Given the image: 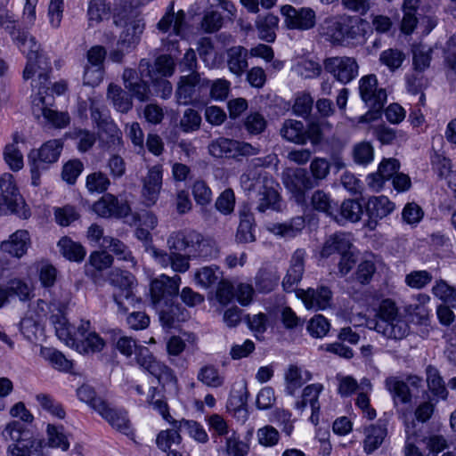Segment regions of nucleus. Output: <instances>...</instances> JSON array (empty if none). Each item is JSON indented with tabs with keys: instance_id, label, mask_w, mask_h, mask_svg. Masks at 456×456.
Instances as JSON below:
<instances>
[{
	"instance_id": "f257e3e1",
	"label": "nucleus",
	"mask_w": 456,
	"mask_h": 456,
	"mask_svg": "<svg viewBox=\"0 0 456 456\" xmlns=\"http://www.w3.org/2000/svg\"><path fill=\"white\" fill-rule=\"evenodd\" d=\"M367 22L358 17L338 14L327 17L320 25V34L333 45H358L365 41Z\"/></svg>"
},
{
	"instance_id": "f03ea898",
	"label": "nucleus",
	"mask_w": 456,
	"mask_h": 456,
	"mask_svg": "<svg viewBox=\"0 0 456 456\" xmlns=\"http://www.w3.org/2000/svg\"><path fill=\"white\" fill-rule=\"evenodd\" d=\"M20 419L9 422L2 431L3 438L12 442L7 447L8 456H31L33 452L41 447L42 441L35 437L33 432L24 424L33 421L34 417L30 411L25 409Z\"/></svg>"
},
{
	"instance_id": "7ed1b4c3",
	"label": "nucleus",
	"mask_w": 456,
	"mask_h": 456,
	"mask_svg": "<svg viewBox=\"0 0 456 456\" xmlns=\"http://www.w3.org/2000/svg\"><path fill=\"white\" fill-rule=\"evenodd\" d=\"M240 185L246 191H255L256 210L264 213L268 209H280V195L276 190L277 183L266 173L248 170L240 175Z\"/></svg>"
},
{
	"instance_id": "20e7f679",
	"label": "nucleus",
	"mask_w": 456,
	"mask_h": 456,
	"mask_svg": "<svg viewBox=\"0 0 456 456\" xmlns=\"http://www.w3.org/2000/svg\"><path fill=\"white\" fill-rule=\"evenodd\" d=\"M51 70V62L45 54H41L40 57L31 55L27 58V64L23 70V78L25 80L31 79L32 90L37 89L32 101L36 106L44 104V94H47L48 90H50L49 74Z\"/></svg>"
},
{
	"instance_id": "39448f33",
	"label": "nucleus",
	"mask_w": 456,
	"mask_h": 456,
	"mask_svg": "<svg viewBox=\"0 0 456 456\" xmlns=\"http://www.w3.org/2000/svg\"><path fill=\"white\" fill-rule=\"evenodd\" d=\"M361 98L370 107V110L360 118V122H371L380 118L381 110L387 102V93L378 88V80L375 75L362 77L359 81Z\"/></svg>"
},
{
	"instance_id": "423d86ee",
	"label": "nucleus",
	"mask_w": 456,
	"mask_h": 456,
	"mask_svg": "<svg viewBox=\"0 0 456 456\" xmlns=\"http://www.w3.org/2000/svg\"><path fill=\"white\" fill-rule=\"evenodd\" d=\"M63 143L60 139H53L45 142L39 149L31 150L28 155L30 166L31 183L38 186L40 183L41 170L55 163L61 153Z\"/></svg>"
},
{
	"instance_id": "0eeeda50",
	"label": "nucleus",
	"mask_w": 456,
	"mask_h": 456,
	"mask_svg": "<svg viewBox=\"0 0 456 456\" xmlns=\"http://www.w3.org/2000/svg\"><path fill=\"white\" fill-rule=\"evenodd\" d=\"M113 21L123 28L117 45L126 48V53L134 49L145 28L143 19L135 11H130L114 15Z\"/></svg>"
},
{
	"instance_id": "6e6552de",
	"label": "nucleus",
	"mask_w": 456,
	"mask_h": 456,
	"mask_svg": "<svg viewBox=\"0 0 456 456\" xmlns=\"http://www.w3.org/2000/svg\"><path fill=\"white\" fill-rule=\"evenodd\" d=\"M109 281L116 289L113 297L119 310L126 313L130 307H134V276L127 271L117 269L110 272Z\"/></svg>"
},
{
	"instance_id": "1a4fd4ad",
	"label": "nucleus",
	"mask_w": 456,
	"mask_h": 456,
	"mask_svg": "<svg viewBox=\"0 0 456 456\" xmlns=\"http://www.w3.org/2000/svg\"><path fill=\"white\" fill-rule=\"evenodd\" d=\"M104 339L92 328L89 321L81 320L77 327L70 347L80 354H94L105 347Z\"/></svg>"
},
{
	"instance_id": "9d476101",
	"label": "nucleus",
	"mask_w": 456,
	"mask_h": 456,
	"mask_svg": "<svg viewBox=\"0 0 456 456\" xmlns=\"http://www.w3.org/2000/svg\"><path fill=\"white\" fill-rule=\"evenodd\" d=\"M137 363L157 378L162 386L176 384L177 379L173 371L166 364L157 361L148 347L139 346L135 353Z\"/></svg>"
},
{
	"instance_id": "9b49d317",
	"label": "nucleus",
	"mask_w": 456,
	"mask_h": 456,
	"mask_svg": "<svg viewBox=\"0 0 456 456\" xmlns=\"http://www.w3.org/2000/svg\"><path fill=\"white\" fill-rule=\"evenodd\" d=\"M181 277L162 274L151 284V297L154 306L169 303L178 298Z\"/></svg>"
},
{
	"instance_id": "f8f14e48",
	"label": "nucleus",
	"mask_w": 456,
	"mask_h": 456,
	"mask_svg": "<svg viewBox=\"0 0 456 456\" xmlns=\"http://www.w3.org/2000/svg\"><path fill=\"white\" fill-rule=\"evenodd\" d=\"M284 186L294 195L297 202L305 199V191L315 187L314 179L305 168L287 170L282 174Z\"/></svg>"
},
{
	"instance_id": "ddd939ff",
	"label": "nucleus",
	"mask_w": 456,
	"mask_h": 456,
	"mask_svg": "<svg viewBox=\"0 0 456 456\" xmlns=\"http://www.w3.org/2000/svg\"><path fill=\"white\" fill-rule=\"evenodd\" d=\"M281 12L289 29L308 30L316 24L315 12L311 8L297 9L292 5H283Z\"/></svg>"
},
{
	"instance_id": "4468645a",
	"label": "nucleus",
	"mask_w": 456,
	"mask_h": 456,
	"mask_svg": "<svg viewBox=\"0 0 456 456\" xmlns=\"http://www.w3.org/2000/svg\"><path fill=\"white\" fill-rule=\"evenodd\" d=\"M324 68L343 84H347L354 79L358 75L359 69L355 59L347 56L328 58L324 61Z\"/></svg>"
},
{
	"instance_id": "2eb2a0df",
	"label": "nucleus",
	"mask_w": 456,
	"mask_h": 456,
	"mask_svg": "<svg viewBox=\"0 0 456 456\" xmlns=\"http://www.w3.org/2000/svg\"><path fill=\"white\" fill-rule=\"evenodd\" d=\"M93 210L101 217L123 218L130 213L131 208L126 201H119L114 195L107 193L94 202Z\"/></svg>"
},
{
	"instance_id": "dca6fc26",
	"label": "nucleus",
	"mask_w": 456,
	"mask_h": 456,
	"mask_svg": "<svg viewBox=\"0 0 456 456\" xmlns=\"http://www.w3.org/2000/svg\"><path fill=\"white\" fill-rule=\"evenodd\" d=\"M395 209V204L386 196L370 197L366 204L368 220L366 226L374 230L379 220L390 215Z\"/></svg>"
},
{
	"instance_id": "f3484780",
	"label": "nucleus",
	"mask_w": 456,
	"mask_h": 456,
	"mask_svg": "<svg viewBox=\"0 0 456 456\" xmlns=\"http://www.w3.org/2000/svg\"><path fill=\"white\" fill-rule=\"evenodd\" d=\"M163 167L155 165L149 168L147 175L142 178V194L147 206L154 205L162 188Z\"/></svg>"
},
{
	"instance_id": "a211bd4d",
	"label": "nucleus",
	"mask_w": 456,
	"mask_h": 456,
	"mask_svg": "<svg viewBox=\"0 0 456 456\" xmlns=\"http://www.w3.org/2000/svg\"><path fill=\"white\" fill-rule=\"evenodd\" d=\"M202 86L200 75L198 72L182 76L175 92L178 103L186 105L194 101Z\"/></svg>"
},
{
	"instance_id": "6ab92c4d",
	"label": "nucleus",
	"mask_w": 456,
	"mask_h": 456,
	"mask_svg": "<svg viewBox=\"0 0 456 456\" xmlns=\"http://www.w3.org/2000/svg\"><path fill=\"white\" fill-rule=\"evenodd\" d=\"M298 297L307 309L315 311L323 310L331 304L332 292L327 286H320L316 289H301L297 292Z\"/></svg>"
},
{
	"instance_id": "aec40b11",
	"label": "nucleus",
	"mask_w": 456,
	"mask_h": 456,
	"mask_svg": "<svg viewBox=\"0 0 456 456\" xmlns=\"http://www.w3.org/2000/svg\"><path fill=\"white\" fill-rule=\"evenodd\" d=\"M103 46L94 45L87 52V60L94 68L86 67L84 73V83L92 86L98 85L102 79L101 66L106 57Z\"/></svg>"
},
{
	"instance_id": "412c9836",
	"label": "nucleus",
	"mask_w": 456,
	"mask_h": 456,
	"mask_svg": "<svg viewBox=\"0 0 456 456\" xmlns=\"http://www.w3.org/2000/svg\"><path fill=\"white\" fill-rule=\"evenodd\" d=\"M125 88L129 95L136 100L144 102L151 99V92L147 81L139 78L137 71L133 69H126L123 72Z\"/></svg>"
},
{
	"instance_id": "4be33fe9",
	"label": "nucleus",
	"mask_w": 456,
	"mask_h": 456,
	"mask_svg": "<svg viewBox=\"0 0 456 456\" xmlns=\"http://www.w3.org/2000/svg\"><path fill=\"white\" fill-rule=\"evenodd\" d=\"M29 245L28 232L26 230H18L8 240L1 242L0 249L11 256L20 258L27 253Z\"/></svg>"
},
{
	"instance_id": "5701e85b",
	"label": "nucleus",
	"mask_w": 456,
	"mask_h": 456,
	"mask_svg": "<svg viewBox=\"0 0 456 456\" xmlns=\"http://www.w3.org/2000/svg\"><path fill=\"white\" fill-rule=\"evenodd\" d=\"M156 308L162 326L167 329L175 327L176 323L185 321L187 317L185 309L177 302V299L158 305Z\"/></svg>"
},
{
	"instance_id": "b1692460",
	"label": "nucleus",
	"mask_w": 456,
	"mask_h": 456,
	"mask_svg": "<svg viewBox=\"0 0 456 456\" xmlns=\"http://www.w3.org/2000/svg\"><path fill=\"white\" fill-rule=\"evenodd\" d=\"M305 251L304 249H297L291 257L290 265L282 281V286L285 290L289 291L293 286L299 282L305 272Z\"/></svg>"
},
{
	"instance_id": "393cba45",
	"label": "nucleus",
	"mask_w": 456,
	"mask_h": 456,
	"mask_svg": "<svg viewBox=\"0 0 456 456\" xmlns=\"http://www.w3.org/2000/svg\"><path fill=\"white\" fill-rule=\"evenodd\" d=\"M376 330L387 338L398 340L403 339L409 334L410 326L408 322L399 315L388 322L377 321Z\"/></svg>"
},
{
	"instance_id": "a878e982",
	"label": "nucleus",
	"mask_w": 456,
	"mask_h": 456,
	"mask_svg": "<svg viewBox=\"0 0 456 456\" xmlns=\"http://www.w3.org/2000/svg\"><path fill=\"white\" fill-rule=\"evenodd\" d=\"M121 131L112 120L104 122L97 131L99 144L103 149H116L121 144Z\"/></svg>"
},
{
	"instance_id": "bb28decb",
	"label": "nucleus",
	"mask_w": 456,
	"mask_h": 456,
	"mask_svg": "<svg viewBox=\"0 0 456 456\" xmlns=\"http://www.w3.org/2000/svg\"><path fill=\"white\" fill-rule=\"evenodd\" d=\"M198 232L193 230H182L172 232L167 239L170 250L185 252L189 255L193 243L197 242Z\"/></svg>"
},
{
	"instance_id": "cd10ccee",
	"label": "nucleus",
	"mask_w": 456,
	"mask_h": 456,
	"mask_svg": "<svg viewBox=\"0 0 456 456\" xmlns=\"http://www.w3.org/2000/svg\"><path fill=\"white\" fill-rule=\"evenodd\" d=\"M184 22L185 12L183 10H180L175 13L174 11V2H171L167 7V12L159 21L157 27L162 32H167L171 28H173L174 34L179 36L182 32Z\"/></svg>"
},
{
	"instance_id": "c85d7f7f",
	"label": "nucleus",
	"mask_w": 456,
	"mask_h": 456,
	"mask_svg": "<svg viewBox=\"0 0 456 456\" xmlns=\"http://www.w3.org/2000/svg\"><path fill=\"white\" fill-rule=\"evenodd\" d=\"M351 247L352 242L348 234L345 232H336L329 236L324 241L321 250V256L329 257L334 253L340 255L345 253L346 250L350 249Z\"/></svg>"
},
{
	"instance_id": "c756f323",
	"label": "nucleus",
	"mask_w": 456,
	"mask_h": 456,
	"mask_svg": "<svg viewBox=\"0 0 456 456\" xmlns=\"http://www.w3.org/2000/svg\"><path fill=\"white\" fill-rule=\"evenodd\" d=\"M9 213L16 214L24 219L30 216L29 209L20 195L0 194V215Z\"/></svg>"
},
{
	"instance_id": "7c9ffc66",
	"label": "nucleus",
	"mask_w": 456,
	"mask_h": 456,
	"mask_svg": "<svg viewBox=\"0 0 456 456\" xmlns=\"http://www.w3.org/2000/svg\"><path fill=\"white\" fill-rule=\"evenodd\" d=\"M98 413L118 431L124 434L128 433L130 429V423L126 411L111 408L106 403L104 407L100 408V411Z\"/></svg>"
},
{
	"instance_id": "2f4dec72",
	"label": "nucleus",
	"mask_w": 456,
	"mask_h": 456,
	"mask_svg": "<svg viewBox=\"0 0 456 456\" xmlns=\"http://www.w3.org/2000/svg\"><path fill=\"white\" fill-rule=\"evenodd\" d=\"M227 65L232 73L240 77L248 68V50L243 46H232L227 50Z\"/></svg>"
},
{
	"instance_id": "473e14b6",
	"label": "nucleus",
	"mask_w": 456,
	"mask_h": 456,
	"mask_svg": "<svg viewBox=\"0 0 456 456\" xmlns=\"http://www.w3.org/2000/svg\"><path fill=\"white\" fill-rule=\"evenodd\" d=\"M196 240L197 242L193 243L189 253L191 258L211 259L217 256L218 248L213 240L204 237L200 232Z\"/></svg>"
},
{
	"instance_id": "72a5a7b5",
	"label": "nucleus",
	"mask_w": 456,
	"mask_h": 456,
	"mask_svg": "<svg viewBox=\"0 0 456 456\" xmlns=\"http://www.w3.org/2000/svg\"><path fill=\"white\" fill-rule=\"evenodd\" d=\"M281 136L296 144H305V126L303 122L295 119H286L280 129Z\"/></svg>"
},
{
	"instance_id": "f704fd0d",
	"label": "nucleus",
	"mask_w": 456,
	"mask_h": 456,
	"mask_svg": "<svg viewBox=\"0 0 456 456\" xmlns=\"http://www.w3.org/2000/svg\"><path fill=\"white\" fill-rule=\"evenodd\" d=\"M255 218L248 210L240 211V223L237 228L235 240L238 243H250L256 240L253 230Z\"/></svg>"
},
{
	"instance_id": "c9c22d12",
	"label": "nucleus",
	"mask_w": 456,
	"mask_h": 456,
	"mask_svg": "<svg viewBox=\"0 0 456 456\" xmlns=\"http://www.w3.org/2000/svg\"><path fill=\"white\" fill-rule=\"evenodd\" d=\"M107 97L118 112L127 113L133 108L131 96L118 86L110 84L108 87Z\"/></svg>"
},
{
	"instance_id": "e433bc0d",
	"label": "nucleus",
	"mask_w": 456,
	"mask_h": 456,
	"mask_svg": "<svg viewBox=\"0 0 456 456\" xmlns=\"http://www.w3.org/2000/svg\"><path fill=\"white\" fill-rule=\"evenodd\" d=\"M280 276L277 272L270 268H260L255 276V287L260 293H270L278 285Z\"/></svg>"
},
{
	"instance_id": "4c0bfd02",
	"label": "nucleus",
	"mask_w": 456,
	"mask_h": 456,
	"mask_svg": "<svg viewBox=\"0 0 456 456\" xmlns=\"http://www.w3.org/2000/svg\"><path fill=\"white\" fill-rule=\"evenodd\" d=\"M279 18L268 13L265 16H258L256 21L259 37L268 43H272L276 38V29L278 28Z\"/></svg>"
},
{
	"instance_id": "58836bf2",
	"label": "nucleus",
	"mask_w": 456,
	"mask_h": 456,
	"mask_svg": "<svg viewBox=\"0 0 456 456\" xmlns=\"http://www.w3.org/2000/svg\"><path fill=\"white\" fill-rule=\"evenodd\" d=\"M305 227V219L302 216L292 218L288 223L272 224L268 230L275 235L283 238H293L297 236Z\"/></svg>"
},
{
	"instance_id": "ea45409f",
	"label": "nucleus",
	"mask_w": 456,
	"mask_h": 456,
	"mask_svg": "<svg viewBox=\"0 0 456 456\" xmlns=\"http://www.w3.org/2000/svg\"><path fill=\"white\" fill-rule=\"evenodd\" d=\"M419 6V0H403L402 10L403 12L401 22V30L404 34H411L418 24L416 12Z\"/></svg>"
},
{
	"instance_id": "a19ab883",
	"label": "nucleus",
	"mask_w": 456,
	"mask_h": 456,
	"mask_svg": "<svg viewBox=\"0 0 456 456\" xmlns=\"http://www.w3.org/2000/svg\"><path fill=\"white\" fill-rule=\"evenodd\" d=\"M58 247L61 254L69 261L81 262L86 256L85 248L68 237H62L58 242Z\"/></svg>"
},
{
	"instance_id": "79ce46f5",
	"label": "nucleus",
	"mask_w": 456,
	"mask_h": 456,
	"mask_svg": "<svg viewBox=\"0 0 456 456\" xmlns=\"http://www.w3.org/2000/svg\"><path fill=\"white\" fill-rule=\"evenodd\" d=\"M365 435L363 449L365 452L371 453L383 443L387 436V428L382 425H371L365 429Z\"/></svg>"
},
{
	"instance_id": "37998d69",
	"label": "nucleus",
	"mask_w": 456,
	"mask_h": 456,
	"mask_svg": "<svg viewBox=\"0 0 456 456\" xmlns=\"http://www.w3.org/2000/svg\"><path fill=\"white\" fill-rule=\"evenodd\" d=\"M171 426L182 431H186L191 438L199 443L205 444L208 441V436L206 430L197 421L184 419L180 420L175 419L172 421Z\"/></svg>"
},
{
	"instance_id": "c03bdc74",
	"label": "nucleus",
	"mask_w": 456,
	"mask_h": 456,
	"mask_svg": "<svg viewBox=\"0 0 456 456\" xmlns=\"http://www.w3.org/2000/svg\"><path fill=\"white\" fill-rule=\"evenodd\" d=\"M322 388L321 384H312L305 387L303 390L301 400L296 402V408L302 411L309 403L312 411H320L318 398Z\"/></svg>"
},
{
	"instance_id": "a18cd8bd",
	"label": "nucleus",
	"mask_w": 456,
	"mask_h": 456,
	"mask_svg": "<svg viewBox=\"0 0 456 456\" xmlns=\"http://www.w3.org/2000/svg\"><path fill=\"white\" fill-rule=\"evenodd\" d=\"M194 279L200 287L208 289L222 280V272L216 265L205 266L197 270Z\"/></svg>"
},
{
	"instance_id": "49530a36",
	"label": "nucleus",
	"mask_w": 456,
	"mask_h": 456,
	"mask_svg": "<svg viewBox=\"0 0 456 456\" xmlns=\"http://www.w3.org/2000/svg\"><path fill=\"white\" fill-rule=\"evenodd\" d=\"M386 387L391 393L395 403L401 402L407 403L411 402V393L407 383L397 378L391 377L386 379Z\"/></svg>"
},
{
	"instance_id": "de8ad7c7",
	"label": "nucleus",
	"mask_w": 456,
	"mask_h": 456,
	"mask_svg": "<svg viewBox=\"0 0 456 456\" xmlns=\"http://www.w3.org/2000/svg\"><path fill=\"white\" fill-rule=\"evenodd\" d=\"M50 319L58 338L69 346L76 330L71 327L68 319L61 313L53 314Z\"/></svg>"
},
{
	"instance_id": "09e8293b",
	"label": "nucleus",
	"mask_w": 456,
	"mask_h": 456,
	"mask_svg": "<svg viewBox=\"0 0 456 456\" xmlns=\"http://www.w3.org/2000/svg\"><path fill=\"white\" fill-rule=\"evenodd\" d=\"M235 140L221 137L208 145V151L215 158H235Z\"/></svg>"
},
{
	"instance_id": "8fccbe9b",
	"label": "nucleus",
	"mask_w": 456,
	"mask_h": 456,
	"mask_svg": "<svg viewBox=\"0 0 456 456\" xmlns=\"http://www.w3.org/2000/svg\"><path fill=\"white\" fill-rule=\"evenodd\" d=\"M181 431L173 426L172 428L160 431L156 439L158 447L163 452H167L173 446L178 447L182 443Z\"/></svg>"
},
{
	"instance_id": "3c124183",
	"label": "nucleus",
	"mask_w": 456,
	"mask_h": 456,
	"mask_svg": "<svg viewBox=\"0 0 456 456\" xmlns=\"http://www.w3.org/2000/svg\"><path fill=\"white\" fill-rule=\"evenodd\" d=\"M197 379L209 387H220L224 383V378L213 365H205L198 372Z\"/></svg>"
},
{
	"instance_id": "603ef678",
	"label": "nucleus",
	"mask_w": 456,
	"mask_h": 456,
	"mask_svg": "<svg viewBox=\"0 0 456 456\" xmlns=\"http://www.w3.org/2000/svg\"><path fill=\"white\" fill-rule=\"evenodd\" d=\"M47 439L48 444L51 447L60 448L63 452H66L69 448V437L64 433V428L62 426L48 424Z\"/></svg>"
},
{
	"instance_id": "864d4df0",
	"label": "nucleus",
	"mask_w": 456,
	"mask_h": 456,
	"mask_svg": "<svg viewBox=\"0 0 456 456\" xmlns=\"http://www.w3.org/2000/svg\"><path fill=\"white\" fill-rule=\"evenodd\" d=\"M311 204L313 208L327 215H332L336 209V204L331 200L329 193L323 190H316L311 197Z\"/></svg>"
},
{
	"instance_id": "5fc2aeb1",
	"label": "nucleus",
	"mask_w": 456,
	"mask_h": 456,
	"mask_svg": "<svg viewBox=\"0 0 456 456\" xmlns=\"http://www.w3.org/2000/svg\"><path fill=\"white\" fill-rule=\"evenodd\" d=\"M101 247L113 252L120 260L130 261L133 259L132 253L121 240L117 238L106 236L101 242Z\"/></svg>"
},
{
	"instance_id": "6e6d98bb",
	"label": "nucleus",
	"mask_w": 456,
	"mask_h": 456,
	"mask_svg": "<svg viewBox=\"0 0 456 456\" xmlns=\"http://www.w3.org/2000/svg\"><path fill=\"white\" fill-rule=\"evenodd\" d=\"M21 52L27 54V58L31 55L40 57L41 54H45L40 51V45L35 40V37L28 35V33L22 31L18 32V35L14 37Z\"/></svg>"
},
{
	"instance_id": "4d7b16f0",
	"label": "nucleus",
	"mask_w": 456,
	"mask_h": 456,
	"mask_svg": "<svg viewBox=\"0 0 456 456\" xmlns=\"http://www.w3.org/2000/svg\"><path fill=\"white\" fill-rule=\"evenodd\" d=\"M432 49L427 45H415L412 49V61L416 72H422L429 67Z\"/></svg>"
},
{
	"instance_id": "13d9d810",
	"label": "nucleus",
	"mask_w": 456,
	"mask_h": 456,
	"mask_svg": "<svg viewBox=\"0 0 456 456\" xmlns=\"http://www.w3.org/2000/svg\"><path fill=\"white\" fill-rule=\"evenodd\" d=\"M201 116L193 109H186L180 118L179 128L183 133H191L200 129Z\"/></svg>"
},
{
	"instance_id": "bf43d9fd",
	"label": "nucleus",
	"mask_w": 456,
	"mask_h": 456,
	"mask_svg": "<svg viewBox=\"0 0 456 456\" xmlns=\"http://www.w3.org/2000/svg\"><path fill=\"white\" fill-rule=\"evenodd\" d=\"M404 59L405 54L401 50L394 48L385 50L379 55L380 63L387 66L391 71L399 69Z\"/></svg>"
},
{
	"instance_id": "052dcab7",
	"label": "nucleus",
	"mask_w": 456,
	"mask_h": 456,
	"mask_svg": "<svg viewBox=\"0 0 456 456\" xmlns=\"http://www.w3.org/2000/svg\"><path fill=\"white\" fill-rule=\"evenodd\" d=\"M310 175L314 179L315 187L330 174V163L324 158H314L310 164Z\"/></svg>"
},
{
	"instance_id": "680f3d73",
	"label": "nucleus",
	"mask_w": 456,
	"mask_h": 456,
	"mask_svg": "<svg viewBox=\"0 0 456 456\" xmlns=\"http://www.w3.org/2000/svg\"><path fill=\"white\" fill-rule=\"evenodd\" d=\"M110 13V6L106 0H91L88 4L87 15L89 20L101 22Z\"/></svg>"
},
{
	"instance_id": "e2e57ef3",
	"label": "nucleus",
	"mask_w": 456,
	"mask_h": 456,
	"mask_svg": "<svg viewBox=\"0 0 456 456\" xmlns=\"http://www.w3.org/2000/svg\"><path fill=\"white\" fill-rule=\"evenodd\" d=\"M78 398L82 401L89 404L94 410L97 412L100 411V408L104 407L106 404V401L102 398L98 397L94 389L88 386L83 385L77 391Z\"/></svg>"
},
{
	"instance_id": "0e129e2a",
	"label": "nucleus",
	"mask_w": 456,
	"mask_h": 456,
	"mask_svg": "<svg viewBox=\"0 0 456 456\" xmlns=\"http://www.w3.org/2000/svg\"><path fill=\"white\" fill-rule=\"evenodd\" d=\"M427 383L429 390L434 395L445 398L447 392L444 383L440 377L438 370L430 365L427 368Z\"/></svg>"
},
{
	"instance_id": "69168bd1",
	"label": "nucleus",
	"mask_w": 456,
	"mask_h": 456,
	"mask_svg": "<svg viewBox=\"0 0 456 456\" xmlns=\"http://www.w3.org/2000/svg\"><path fill=\"white\" fill-rule=\"evenodd\" d=\"M266 126V119L258 112L249 113L243 121L244 128L250 134H259L263 133Z\"/></svg>"
},
{
	"instance_id": "338daca9",
	"label": "nucleus",
	"mask_w": 456,
	"mask_h": 456,
	"mask_svg": "<svg viewBox=\"0 0 456 456\" xmlns=\"http://www.w3.org/2000/svg\"><path fill=\"white\" fill-rule=\"evenodd\" d=\"M362 214V205L355 200H344L340 207V215L343 218L353 223L360 220Z\"/></svg>"
},
{
	"instance_id": "774afa93",
	"label": "nucleus",
	"mask_w": 456,
	"mask_h": 456,
	"mask_svg": "<svg viewBox=\"0 0 456 456\" xmlns=\"http://www.w3.org/2000/svg\"><path fill=\"white\" fill-rule=\"evenodd\" d=\"M225 451L228 456H246L248 453L249 446L233 432L226 438Z\"/></svg>"
}]
</instances>
